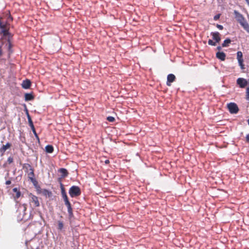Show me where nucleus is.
<instances>
[{
  "label": "nucleus",
  "mask_w": 249,
  "mask_h": 249,
  "mask_svg": "<svg viewBox=\"0 0 249 249\" xmlns=\"http://www.w3.org/2000/svg\"><path fill=\"white\" fill-rule=\"evenodd\" d=\"M70 195L72 197L77 196L80 194V188L76 186H72L69 190Z\"/></svg>",
  "instance_id": "obj_1"
},
{
  "label": "nucleus",
  "mask_w": 249,
  "mask_h": 249,
  "mask_svg": "<svg viewBox=\"0 0 249 249\" xmlns=\"http://www.w3.org/2000/svg\"><path fill=\"white\" fill-rule=\"evenodd\" d=\"M227 106L229 111L232 114H236L239 110L237 105L234 103H230L228 104Z\"/></svg>",
  "instance_id": "obj_2"
},
{
  "label": "nucleus",
  "mask_w": 249,
  "mask_h": 249,
  "mask_svg": "<svg viewBox=\"0 0 249 249\" xmlns=\"http://www.w3.org/2000/svg\"><path fill=\"white\" fill-rule=\"evenodd\" d=\"M30 202L31 205L35 207H38L40 205L38 197L34 195H31L30 197Z\"/></svg>",
  "instance_id": "obj_3"
},
{
  "label": "nucleus",
  "mask_w": 249,
  "mask_h": 249,
  "mask_svg": "<svg viewBox=\"0 0 249 249\" xmlns=\"http://www.w3.org/2000/svg\"><path fill=\"white\" fill-rule=\"evenodd\" d=\"M237 83L241 88H245L248 84L247 80L243 78H238L237 80Z\"/></svg>",
  "instance_id": "obj_4"
},
{
  "label": "nucleus",
  "mask_w": 249,
  "mask_h": 249,
  "mask_svg": "<svg viewBox=\"0 0 249 249\" xmlns=\"http://www.w3.org/2000/svg\"><path fill=\"white\" fill-rule=\"evenodd\" d=\"M234 14L236 20L238 21V22H239L240 24H241L242 22L245 21L244 17L238 11L235 10L234 11Z\"/></svg>",
  "instance_id": "obj_5"
},
{
  "label": "nucleus",
  "mask_w": 249,
  "mask_h": 249,
  "mask_svg": "<svg viewBox=\"0 0 249 249\" xmlns=\"http://www.w3.org/2000/svg\"><path fill=\"white\" fill-rule=\"evenodd\" d=\"M27 117H28V122H29V125H30V127H31L32 130L34 134H35L36 137L38 138V137L37 136V134H36V132L34 124H33V122L32 121V119H31V117L29 116L28 113H27Z\"/></svg>",
  "instance_id": "obj_6"
},
{
  "label": "nucleus",
  "mask_w": 249,
  "mask_h": 249,
  "mask_svg": "<svg viewBox=\"0 0 249 249\" xmlns=\"http://www.w3.org/2000/svg\"><path fill=\"white\" fill-rule=\"evenodd\" d=\"M211 35L213 36V40L215 41V42H219V41L221 40L220 37V34L218 32H212Z\"/></svg>",
  "instance_id": "obj_7"
},
{
  "label": "nucleus",
  "mask_w": 249,
  "mask_h": 249,
  "mask_svg": "<svg viewBox=\"0 0 249 249\" xmlns=\"http://www.w3.org/2000/svg\"><path fill=\"white\" fill-rule=\"evenodd\" d=\"M175 78V76L174 74H169L167 76V81L166 83L167 85L170 86L171 85L170 83L174 81Z\"/></svg>",
  "instance_id": "obj_8"
},
{
  "label": "nucleus",
  "mask_w": 249,
  "mask_h": 249,
  "mask_svg": "<svg viewBox=\"0 0 249 249\" xmlns=\"http://www.w3.org/2000/svg\"><path fill=\"white\" fill-rule=\"evenodd\" d=\"M216 57L221 61H224L226 58V54L222 52H218L216 54Z\"/></svg>",
  "instance_id": "obj_9"
},
{
  "label": "nucleus",
  "mask_w": 249,
  "mask_h": 249,
  "mask_svg": "<svg viewBox=\"0 0 249 249\" xmlns=\"http://www.w3.org/2000/svg\"><path fill=\"white\" fill-rule=\"evenodd\" d=\"M60 186H61V194H62V196L64 199V201H66V200H68V198L67 194L65 192V189H64L63 184L61 183Z\"/></svg>",
  "instance_id": "obj_10"
},
{
  "label": "nucleus",
  "mask_w": 249,
  "mask_h": 249,
  "mask_svg": "<svg viewBox=\"0 0 249 249\" xmlns=\"http://www.w3.org/2000/svg\"><path fill=\"white\" fill-rule=\"evenodd\" d=\"M31 86V82L29 80H24L22 83V87L23 89H27Z\"/></svg>",
  "instance_id": "obj_11"
},
{
  "label": "nucleus",
  "mask_w": 249,
  "mask_h": 249,
  "mask_svg": "<svg viewBox=\"0 0 249 249\" xmlns=\"http://www.w3.org/2000/svg\"><path fill=\"white\" fill-rule=\"evenodd\" d=\"M240 24L243 27V28L248 33H249V24L248 23V22L245 20Z\"/></svg>",
  "instance_id": "obj_12"
},
{
  "label": "nucleus",
  "mask_w": 249,
  "mask_h": 249,
  "mask_svg": "<svg viewBox=\"0 0 249 249\" xmlns=\"http://www.w3.org/2000/svg\"><path fill=\"white\" fill-rule=\"evenodd\" d=\"M59 172L61 174V176L62 178H65L68 175V172L66 169L61 168L59 170Z\"/></svg>",
  "instance_id": "obj_13"
},
{
  "label": "nucleus",
  "mask_w": 249,
  "mask_h": 249,
  "mask_svg": "<svg viewBox=\"0 0 249 249\" xmlns=\"http://www.w3.org/2000/svg\"><path fill=\"white\" fill-rule=\"evenodd\" d=\"M10 146V144L9 143H7L6 145H3L2 147L0 148V151L1 153H4L8 148H9Z\"/></svg>",
  "instance_id": "obj_14"
},
{
  "label": "nucleus",
  "mask_w": 249,
  "mask_h": 249,
  "mask_svg": "<svg viewBox=\"0 0 249 249\" xmlns=\"http://www.w3.org/2000/svg\"><path fill=\"white\" fill-rule=\"evenodd\" d=\"M45 150L46 152L51 153L53 152V148L51 145H48L45 147Z\"/></svg>",
  "instance_id": "obj_15"
},
{
  "label": "nucleus",
  "mask_w": 249,
  "mask_h": 249,
  "mask_svg": "<svg viewBox=\"0 0 249 249\" xmlns=\"http://www.w3.org/2000/svg\"><path fill=\"white\" fill-rule=\"evenodd\" d=\"M34 97L31 93H26L25 94V100L26 101H31L33 99Z\"/></svg>",
  "instance_id": "obj_16"
},
{
  "label": "nucleus",
  "mask_w": 249,
  "mask_h": 249,
  "mask_svg": "<svg viewBox=\"0 0 249 249\" xmlns=\"http://www.w3.org/2000/svg\"><path fill=\"white\" fill-rule=\"evenodd\" d=\"M231 42V40L229 38H227L225 39L223 43L222 44V46L223 47H228L229 45V44Z\"/></svg>",
  "instance_id": "obj_17"
},
{
  "label": "nucleus",
  "mask_w": 249,
  "mask_h": 249,
  "mask_svg": "<svg viewBox=\"0 0 249 249\" xmlns=\"http://www.w3.org/2000/svg\"><path fill=\"white\" fill-rule=\"evenodd\" d=\"M242 57H243L242 53L241 52H240V51H238L237 53V60L243 59Z\"/></svg>",
  "instance_id": "obj_18"
},
{
  "label": "nucleus",
  "mask_w": 249,
  "mask_h": 249,
  "mask_svg": "<svg viewBox=\"0 0 249 249\" xmlns=\"http://www.w3.org/2000/svg\"><path fill=\"white\" fill-rule=\"evenodd\" d=\"M63 228V223L62 221H58V229L60 230H61Z\"/></svg>",
  "instance_id": "obj_19"
},
{
  "label": "nucleus",
  "mask_w": 249,
  "mask_h": 249,
  "mask_svg": "<svg viewBox=\"0 0 249 249\" xmlns=\"http://www.w3.org/2000/svg\"><path fill=\"white\" fill-rule=\"evenodd\" d=\"M208 44L212 46H215L216 45V42H213L212 40L209 39L208 40Z\"/></svg>",
  "instance_id": "obj_20"
},
{
  "label": "nucleus",
  "mask_w": 249,
  "mask_h": 249,
  "mask_svg": "<svg viewBox=\"0 0 249 249\" xmlns=\"http://www.w3.org/2000/svg\"><path fill=\"white\" fill-rule=\"evenodd\" d=\"M107 120L108 121L110 122H113L114 121L115 119L112 116H108L107 117Z\"/></svg>",
  "instance_id": "obj_21"
},
{
  "label": "nucleus",
  "mask_w": 249,
  "mask_h": 249,
  "mask_svg": "<svg viewBox=\"0 0 249 249\" xmlns=\"http://www.w3.org/2000/svg\"><path fill=\"white\" fill-rule=\"evenodd\" d=\"M65 204L67 206V208H69L70 207H71V203L70 202H69V200H66V201H65Z\"/></svg>",
  "instance_id": "obj_22"
},
{
  "label": "nucleus",
  "mask_w": 249,
  "mask_h": 249,
  "mask_svg": "<svg viewBox=\"0 0 249 249\" xmlns=\"http://www.w3.org/2000/svg\"><path fill=\"white\" fill-rule=\"evenodd\" d=\"M68 212L70 216H71L72 215V208H71V207H70V208H68Z\"/></svg>",
  "instance_id": "obj_23"
},
{
  "label": "nucleus",
  "mask_w": 249,
  "mask_h": 249,
  "mask_svg": "<svg viewBox=\"0 0 249 249\" xmlns=\"http://www.w3.org/2000/svg\"><path fill=\"white\" fill-rule=\"evenodd\" d=\"M20 195H21V193H20V191L17 192V193H16V196H15V198H18L20 196Z\"/></svg>",
  "instance_id": "obj_24"
},
{
  "label": "nucleus",
  "mask_w": 249,
  "mask_h": 249,
  "mask_svg": "<svg viewBox=\"0 0 249 249\" xmlns=\"http://www.w3.org/2000/svg\"><path fill=\"white\" fill-rule=\"evenodd\" d=\"M1 32L4 35H6L7 34V31L5 28L1 29Z\"/></svg>",
  "instance_id": "obj_25"
},
{
  "label": "nucleus",
  "mask_w": 249,
  "mask_h": 249,
  "mask_svg": "<svg viewBox=\"0 0 249 249\" xmlns=\"http://www.w3.org/2000/svg\"><path fill=\"white\" fill-rule=\"evenodd\" d=\"M246 99L249 100V89H246Z\"/></svg>",
  "instance_id": "obj_26"
},
{
  "label": "nucleus",
  "mask_w": 249,
  "mask_h": 249,
  "mask_svg": "<svg viewBox=\"0 0 249 249\" xmlns=\"http://www.w3.org/2000/svg\"><path fill=\"white\" fill-rule=\"evenodd\" d=\"M238 62L239 66L242 65V64H243V59L238 60Z\"/></svg>",
  "instance_id": "obj_27"
},
{
  "label": "nucleus",
  "mask_w": 249,
  "mask_h": 249,
  "mask_svg": "<svg viewBox=\"0 0 249 249\" xmlns=\"http://www.w3.org/2000/svg\"><path fill=\"white\" fill-rule=\"evenodd\" d=\"M216 27L217 28H218L219 30H222L223 29V27L221 25L217 24Z\"/></svg>",
  "instance_id": "obj_28"
},
{
  "label": "nucleus",
  "mask_w": 249,
  "mask_h": 249,
  "mask_svg": "<svg viewBox=\"0 0 249 249\" xmlns=\"http://www.w3.org/2000/svg\"><path fill=\"white\" fill-rule=\"evenodd\" d=\"M21 208H22L23 211L25 212L26 211V205L25 204H23L21 206Z\"/></svg>",
  "instance_id": "obj_29"
},
{
  "label": "nucleus",
  "mask_w": 249,
  "mask_h": 249,
  "mask_svg": "<svg viewBox=\"0 0 249 249\" xmlns=\"http://www.w3.org/2000/svg\"><path fill=\"white\" fill-rule=\"evenodd\" d=\"M219 17H220L219 14L216 15L214 17V19L215 20H217L219 18Z\"/></svg>",
  "instance_id": "obj_30"
},
{
  "label": "nucleus",
  "mask_w": 249,
  "mask_h": 249,
  "mask_svg": "<svg viewBox=\"0 0 249 249\" xmlns=\"http://www.w3.org/2000/svg\"><path fill=\"white\" fill-rule=\"evenodd\" d=\"M5 28V25L4 24H3L1 22L0 23V28L1 29L3 28Z\"/></svg>",
  "instance_id": "obj_31"
},
{
  "label": "nucleus",
  "mask_w": 249,
  "mask_h": 249,
  "mask_svg": "<svg viewBox=\"0 0 249 249\" xmlns=\"http://www.w3.org/2000/svg\"><path fill=\"white\" fill-rule=\"evenodd\" d=\"M5 28V25L4 24H3L1 22L0 23V28L1 29L3 28Z\"/></svg>",
  "instance_id": "obj_32"
},
{
  "label": "nucleus",
  "mask_w": 249,
  "mask_h": 249,
  "mask_svg": "<svg viewBox=\"0 0 249 249\" xmlns=\"http://www.w3.org/2000/svg\"><path fill=\"white\" fill-rule=\"evenodd\" d=\"M2 44H0V56L1 55L2 52L1 49Z\"/></svg>",
  "instance_id": "obj_33"
},
{
  "label": "nucleus",
  "mask_w": 249,
  "mask_h": 249,
  "mask_svg": "<svg viewBox=\"0 0 249 249\" xmlns=\"http://www.w3.org/2000/svg\"><path fill=\"white\" fill-rule=\"evenodd\" d=\"M246 141L247 142H249V134L247 135L246 136Z\"/></svg>",
  "instance_id": "obj_34"
},
{
  "label": "nucleus",
  "mask_w": 249,
  "mask_h": 249,
  "mask_svg": "<svg viewBox=\"0 0 249 249\" xmlns=\"http://www.w3.org/2000/svg\"><path fill=\"white\" fill-rule=\"evenodd\" d=\"M13 191L15 192V193H17V192H18L19 191L18 190V188H14L13 189Z\"/></svg>",
  "instance_id": "obj_35"
},
{
  "label": "nucleus",
  "mask_w": 249,
  "mask_h": 249,
  "mask_svg": "<svg viewBox=\"0 0 249 249\" xmlns=\"http://www.w3.org/2000/svg\"><path fill=\"white\" fill-rule=\"evenodd\" d=\"M11 181H10V180H7V181H6V182H5V184H6V185H9V184H11Z\"/></svg>",
  "instance_id": "obj_36"
},
{
  "label": "nucleus",
  "mask_w": 249,
  "mask_h": 249,
  "mask_svg": "<svg viewBox=\"0 0 249 249\" xmlns=\"http://www.w3.org/2000/svg\"><path fill=\"white\" fill-rule=\"evenodd\" d=\"M31 172H30V173L29 174V175H32V176H34V172H33V170L32 169H31Z\"/></svg>",
  "instance_id": "obj_37"
},
{
  "label": "nucleus",
  "mask_w": 249,
  "mask_h": 249,
  "mask_svg": "<svg viewBox=\"0 0 249 249\" xmlns=\"http://www.w3.org/2000/svg\"><path fill=\"white\" fill-rule=\"evenodd\" d=\"M240 67L241 69L242 70H244L245 69L244 64H242V65H240Z\"/></svg>",
  "instance_id": "obj_38"
},
{
  "label": "nucleus",
  "mask_w": 249,
  "mask_h": 249,
  "mask_svg": "<svg viewBox=\"0 0 249 249\" xmlns=\"http://www.w3.org/2000/svg\"><path fill=\"white\" fill-rule=\"evenodd\" d=\"M11 48V44L9 42H8V48L10 49Z\"/></svg>",
  "instance_id": "obj_39"
},
{
  "label": "nucleus",
  "mask_w": 249,
  "mask_h": 249,
  "mask_svg": "<svg viewBox=\"0 0 249 249\" xmlns=\"http://www.w3.org/2000/svg\"><path fill=\"white\" fill-rule=\"evenodd\" d=\"M217 49L218 50H220L221 49V46H218L217 47Z\"/></svg>",
  "instance_id": "obj_40"
},
{
  "label": "nucleus",
  "mask_w": 249,
  "mask_h": 249,
  "mask_svg": "<svg viewBox=\"0 0 249 249\" xmlns=\"http://www.w3.org/2000/svg\"><path fill=\"white\" fill-rule=\"evenodd\" d=\"M105 163H106V164L108 163H109V160H106L105 161Z\"/></svg>",
  "instance_id": "obj_41"
},
{
  "label": "nucleus",
  "mask_w": 249,
  "mask_h": 249,
  "mask_svg": "<svg viewBox=\"0 0 249 249\" xmlns=\"http://www.w3.org/2000/svg\"><path fill=\"white\" fill-rule=\"evenodd\" d=\"M248 4L249 5V0H245Z\"/></svg>",
  "instance_id": "obj_42"
},
{
  "label": "nucleus",
  "mask_w": 249,
  "mask_h": 249,
  "mask_svg": "<svg viewBox=\"0 0 249 249\" xmlns=\"http://www.w3.org/2000/svg\"><path fill=\"white\" fill-rule=\"evenodd\" d=\"M248 124H249V119H248Z\"/></svg>",
  "instance_id": "obj_43"
},
{
  "label": "nucleus",
  "mask_w": 249,
  "mask_h": 249,
  "mask_svg": "<svg viewBox=\"0 0 249 249\" xmlns=\"http://www.w3.org/2000/svg\"><path fill=\"white\" fill-rule=\"evenodd\" d=\"M9 160L10 161V162H11V160L10 159H9Z\"/></svg>",
  "instance_id": "obj_44"
},
{
  "label": "nucleus",
  "mask_w": 249,
  "mask_h": 249,
  "mask_svg": "<svg viewBox=\"0 0 249 249\" xmlns=\"http://www.w3.org/2000/svg\"><path fill=\"white\" fill-rule=\"evenodd\" d=\"M9 160L10 161V162H11V160L10 159H9Z\"/></svg>",
  "instance_id": "obj_45"
},
{
  "label": "nucleus",
  "mask_w": 249,
  "mask_h": 249,
  "mask_svg": "<svg viewBox=\"0 0 249 249\" xmlns=\"http://www.w3.org/2000/svg\"><path fill=\"white\" fill-rule=\"evenodd\" d=\"M9 160L10 161V162H11V160L10 159H9Z\"/></svg>",
  "instance_id": "obj_46"
},
{
  "label": "nucleus",
  "mask_w": 249,
  "mask_h": 249,
  "mask_svg": "<svg viewBox=\"0 0 249 249\" xmlns=\"http://www.w3.org/2000/svg\"><path fill=\"white\" fill-rule=\"evenodd\" d=\"M36 249H38V248H36Z\"/></svg>",
  "instance_id": "obj_47"
}]
</instances>
